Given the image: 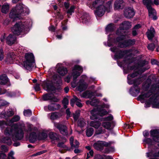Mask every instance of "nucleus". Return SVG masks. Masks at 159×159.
<instances>
[{
  "label": "nucleus",
  "instance_id": "nucleus-1",
  "mask_svg": "<svg viewBox=\"0 0 159 159\" xmlns=\"http://www.w3.org/2000/svg\"><path fill=\"white\" fill-rule=\"evenodd\" d=\"M20 119V117L18 116H14L11 120L8 121V124L11 126V128L7 127L4 131L5 134L8 138H4L1 140L2 142L10 145L11 143L10 138L13 140H20L24 136L23 130L25 129V124L23 123L14 124Z\"/></svg>",
  "mask_w": 159,
  "mask_h": 159
},
{
  "label": "nucleus",
  "instance_id": "nucleus-2",
  "mask_svg": "<svg viewBox=\"0 0 159 159\" xmlns=\"http://www.w3.org/2000/svg\"><path fill=\"white\" fill-rule=\"evenodd\" d=\"M139 98L141 99L146 100L149 98L148 100H146L145 104V107H148L152 105L153 108H159V100L158 97L151 92L142 93L139 96Z\"/></svg>",
  "mask_w": 159,
  "mask_h": 159
},
{
  "label": "nucleus",
  "instance_id": "nucleus-3",
  "mask_svg": "<svg viewBox=\"0 0 159 159\" xmlns=\"http://www.w3.org/2000/svg\"><path fill=\"white\" fill-rule=\"evenodd\" d=\"M28 8L22 3H20L13 8L10 13L9 16L10 18L13 19V20L20 19L21 16L25 15L29 13Z\"/></svg>",
  "mask_w": 159,
  "mask_h": 159
},
{
  "label": "nucleus",
  "instance_id": "nucleus-4",
  "mask_svg": "<svg viewBox=\"0 0 159 159\" xmlns=\"http://www.w3.org/2000/svg\"><path fill=\"white\" fill-rule=\"evenodd\" d=\"M138 73L137 72L129 75L127 76L128 83L129 84H133V86L129 90L130 93L133 96H135L139 93L140 88L138 86L141 82L140 79L136 80L132 79L138 76Z\"/></svg>",
  "mask_w": 159,
  "mask_h": 159
},
{
  "label": "nucleus",
  "instance_id": "nucleus-5",
  "mask_svg": "<svg viewBox=\"0 0 159 159\" xmlns=\"http://www.w3.org/2000/svg\"><path fill=\"white\" fill-rule=\"evenodd\" d=\"M123 39H121V37L119 36L116 38V41L115 40H113L109 36L107 41L108 46L109 47H111L112 45H114L115 44H117V43H118V45L120 47V48H124L129 45H133L134 44L135 42L134 39H128L123 42Z\"/></svg>",
  "mask_w": 159,
  "mask_h": 159
},
{
  "label": "nucleus",
  "instance_id": "nucleus-6",
  "mask_svg": "<svg viewBox=\"0 0 159 159\" xmlns=\"http://www.w3.org/2000/svg\"><path fill=\"white\" fill-rule=\"evenodd\" d=\"M109 106L108 105L105 104L103 106L101 107H98L97 108H94L90 111V118L91 120H95L99 118V116H103L108 113V112L103 108H108Z\"/></svg>",
  "mask_w": 159,
  "mask_h": 159
},
{
  "label": "nucleus",
  "instance_id": "nucleus-7",
  "mask_svg": "<svg viewBox=\"0 0 159 159\" xmlns=\"http://www.w3.org/2000/svg\"><path fill=\"white\" fill-rule=\"evenodd\" d=\"M94 1L93 3V6L96 8L95 13L99 17L102 16L104 14L106 10L105 7L103 5L104 0H92Z\"/></svg>",
  "mask_w": 159,
  "mask_h": 159
},
{
  "label": "nucleus",
  "instance_id": "nucleus-8",
  "mask_svg": "<svg viewBox=\"0 0 159 159\" xmlns=\"http://www.w3.org/2000/svg\"><path fill=\"white\" fill-rule=\"evenodd\" d=\"M26 60L24 62V67L28 70H31L35 66V63L33 54L31 53L25 55Z\"/></svg>",
  "mask_w": 159,
  "mask_h": 159
},
{
  "label": "nucleus",
  "instance_id": "nucleus-9",
  "mask_svg": "<svg viewBox=\"0 0 159 159\" xmlns=\"http://www.w3.org/2000/svg\"><path fill=\"white\" fill-rule=\"evenodd\" d=\"M131 27V24L130 22L128 21H124L120 25V29L117 30L116 34L121 37V39L126 38L128 36L125 34L124 30L130 28Z\"/></svg>",
  "mask_w": 159,
  "mask_h": 159
},
{
  "label": "nucleus",
  "instance_id": "nucleus-10",
  "mask_svg": "<svg viewBox=\"0 0 159 159\" xmlns=\"http://www.w3.org/2000/svg\"><path fill=\"white\" fill-rule=\"evenodd\" d=\"M31 24V22H30L29 23H26L25 26L24 22H18L16 23L12 28L11 31L14 34L18 35L23 30L25 29V28H29Z\"/></svg>",
  "mask_w": 159,
  "mask_h": 159
},
{
  "label": "nucleus",
  "instance_id": "nucleus-11",
  "mask_svg": "<svg viewBox=\"0 0 159 159\" xmlns=\"http://www.w3.org/2000/svg\"><path fill=\"white\" fill-rule=\"evenodd\" d=\"M110 49L112 52H116L114 57L115 59H116L122 58L123 57L125 54H126L127 55L130 54H134V52L136 51L134 49H133L125 51H120L118 48L116 47L111 48Z\"/></svg>",
  "mask_w": 159,
  "mask_h": 159
},
{
  "label": "nucleus",
  "instance_id": "nucleus-12",
  "mask_svg": "<svg viewBox=\"0 0 159 159\" xmlns=\"http://www.w3.org/2000/svg\"><path fill=\"white\" fill-rule=\"evenodd\" d=\"M89 125L97 129L95 132V134H99L105 133L106 130L102 127H99L101 125V123L98 121H92L90 122Z\"/></svg>",
  "mask_w": 159,
  "mask_h": 159
},
{
  "label": "nucleus",
  "instance_id": "nucleus-13",
  "mask_svg": "<svg viewBox=\"0 0 159 159\" xmlns=\"http://www.w3.org/2000/svg\"><path fill=\"white\" fill-rule=\"evenodd\" d=\"M111 142H106L104 141H99L93 144L94 148L98 150H103L104 147H108L112 143Z\"/></svg>",
  "mask_w": 159,
  "mask_h": 159
},
{
  "label": "nucleus",
  "instance_id": "nucleus-14",
  "mask_svg": "<svg viewBox=\"0 0 159 159\" xmlns=\"http://www.w3.org/2000/svg\"><path fill=\"white\" fill-rule=\"evenodd\" d=\"M54 126L59 129L60 132L64 135H67L68 133L67 128L66 125L60 123H54Z\"/></svg>",
  "mask_w": 159,
  "mask_h": 159
},
{
  "label": "nucleus",
  "instance_id": "nucleus-15",
  "mask_svg": "<svg viewBox=\"0 0 159 159\" xmlns=\"http://www.w3.org/2000/svg\"><path fill=\"white\" fill-rule=\"evenodd\" d=\"M41 84L44 89L48 91H52L55 89V87L50 81H43L42 83Z\"/></svg>",
  "mask_w": 159,
  "mask_h": 159
},
{
  "label": "nucleus",
  "instance_id": "nucleus-16",
  "mask_svg": "<svg viewBox=\"0 0 159 159\" xmlns=\"http://www.w3.org/2000/svg\"><path fill=\"white\" fill-rule=\"evenodd\" d=\"M79 71L81 72L82 71V67L79 65L75 66L72 72L74 80L80 75V73Z\"/></svg>",
  "mask_w": 159,
  "mask_h": 159
},
{
  "label": "nucleus",
  "instance_id": "nucleus-17",
  "mask_svg": "<svg viewBox=\"0 0 159 159\" xmlns=\"http://www.w3.org/2000/svg\"><path fill=\"white\" fill-rule=\"evenodd\" d=\"M14 111L11 109H9L7 110L6 111H3L0 114V117L1 118H7L14 115Z\"/></svg>",
  "mask_w": 159,
  "mask_h": 159
},
{
  "label": "nucleus",
  "instance_id": "nucleus-18",
  "mask_svg": "<svg viewBox=\"0 0 159 159\" xmlns=\"http://www.w3.org/2000/svg\"><path fill=\"white\" fill-rule=\"evenodd\" d=\"M134 9L132 8H128L125 9L124 11V16L127 18L132 17L134 16Z\"/></svg>",
  "mask_w": 159,
  "mask_h": 159
},
{
  "label": "nucleus",
  "instance_id": "nucleus-19",
  "mask_svg": "<svg viewBox=\"0 0 159 159\" xmlns=\"http://www.w3.org/2000/svg\"><path fill=\"white\" fill-rule=\"evenodd\" d=\"M150 134L153 140L156 142L159 143V130H152L150 131Z\"/></svg>",
  "mask_w": 159,
  "mask_h": 159
},
{
  "label": "nucleus",
  "instance_id": "nucleus-20",
  "mask_svg": "<svg viewBox=\"0 0 159 159\" xmlns=\"http://www.w3.org/2000/svg\"><path fill=\"white\" fill-rule=\"evenodd\" d=\"M16 38L14 35L9 34L6 39V42L9 45H11L15 42Z\"/></svg>",
  "mask_w": 159,
  "mask_h": 159
},
{
  "label": "nucleus",
  "instance_id": "nucleus-21",
  "mask_svg": "<svg viewBox=\"0 0 159 159\" xmlns=\"http://www.w3.org/2000/svg\"><path fill=\"white\" fill-rule=\"evenodd\" d=\"M148 9L149 17L154 20H157V17L156 16V12L155 10L152 7H149Z\"/></svg>",
  "mask_w": 159,
  "mask_h": 159
},
{
  "label": "nucleus",
  "instance_id": "nucleus-22",
  "mask_svg": "<svg viewBox=\"0 0 159 159\" xmlns=\"http://www.w3.org/2000/svg\"><path fill=\"white\" fill-rule=\"evenodd\" d=\"M15 58V56L13 53H9L7 55L5 61L7 64H12L13 63Z\"/></svg>",
  "mask_w": 159,
  "mask_h": 159
},
{
  "label": "nucleus",
  "instance_id": "nucleus-23",
  "mask_svg": "<svg viewBox=\"0 0 159 159\" xmlns=\"http://www.w3.org/2000/svg\"><path fill=\"white\" fill-rule=\"evenodd\" d=\"M88 85L83 80H80L79 82L78 90L82 92L85 90L87 88Z\"/></svg>",
  "mask_w": 159,
  "mask_h": 159
},
{
  "label": "nucleus",
  "instance_id": "nucleus-24",
  "mask_svg": "<svg viewBox=\"0 0 159 159\" xmlns=\"http://www.w3.org/2000/svg\"><path fill=\"white\" fill-rule=\"evenodd\" d=\"M80 101L75 96H74L73 98L71 99L70 101V104L73 106L74 103H75L76 105L79 107H82V104L80 102Z\"/></svg>",
  "mask_w": 159,
  "mask_h": 159
},
{
  "label": "nucleus",
  "instance_id": "nucleus-25",
  "mask_svg": "<svg viewBox=\"0 0 159 159\" xmlns=\"http://www.w3.org/2000/svg\"><path fill=\"white\" fill-rule=\"evenodd\" d=\"M70 143L72 148H78L79 142L76 140H74L73 137H71L70 139Z\"/></svg>",
  "mask_w": 159,
  "mask_h": 159
},
{
  "label": "nucleus",
  "instance_id": "nucleus-26",
  "mask_svg": "<svg viewBox=\"0 0 159 159\" xmlns=\"http://www.w3.org/2000/svg\"><path fill=\"white\" fill-rule=\"evenodd\" d=\"M155 31L154 28L151 27L147 33L148 37L149 40H151L154 36Z\"/></svg>",
  "mask_w": 159,
  "mask_h": 159
},
{
  "label": "nucleus",
  "instance_id": "nucleus-27",
  "mask_svg": "<svg viewBox=\"0 0 159 159\" xmlns=\"http://www.w3.org/2000/svg\"><path fill=\"white\" fill-rule=\"evenodd\" d=\"M38 135L35 132L31 133L30 135L29 140L30 142L34 143L37 140H38Z\"/></svg>",
  "mask_w": 159,
  "mask_h": 159
},
{
  "label": "nucleus",
  "instance_id": "nucleus-28",
  "mask_svg": "<svg viewBox=\"0 0 159 159\" xmlns=\"http://www.w3.org/2000/svg\"><path fill=\"white\" fill-rule=\"evenodd\" d=\"M57 71L61 76H63L67 73V70L66 68L60 67L58 68Z\"/></svg>",
  "mask_w": 159,
  "mask_h": 159
},
{
  "label": "nucleus",
  "instance_id": "nucleus-29",
  "mask_svg": "<svg viewBox=\"0 0 159 159\" xmlns=\"http://www.w3.org/2000/svg\"><path fill=\"white\" fill-rule=\"evenodd\" d=\"M48 132L47 131H43L38 134V140H42L46 139L48 136Z\"/></svg>",
  "mask_w": 159,
  "mask_h": 159
},
{
  "label": "nucleus",
  "instance_id": "nucleus-30",
  "mask_svg": "<svg viewBox=\"0 0 159 159\" xmlns=\"http://www.w3.org/2000/svg\"><path fill=\"white\" fill-rule=\"evenodd\" d=\"M8 81V79L6 75H4L0 76V84H5Z\"/></svg>",
  "mask_w": 159,
  "mask_h": 159
},
{
  "label": "nucleus",
  "instance_id": "nucleus-31",
  "mask_svg": "<svg viewBox=\"0 0 159 159\" xmlns=\"http://www.w3.org/2000/svg\"><path fill=\"white\" fill-rule=\"evenodd\" d=\"M62 116L61 113L58 112H53L51 113L50 116L51 120H54L60 118Z\"/></svg>",
  "mask_w": 159,
  "mask_h": 159
},
{
  "label": "nucleus",
  "instance_id": "nucleus-32",
  "mask_svg": "<svg viewBox=\"0 0 159 159\" xmlns=\"http://www.w3.org/2000/svg\"><path fill=\"white\" fill-rule=\"evenodd\" d=\"M115 26L113 24H110L108 25L106 28V33L108 34L109 33L112 32L114 29Z\"/></svg>",
  "mask_w": 159,
  "mask_h": 159
},
{
  "label": "nucleus",
  "instance_id": "nucleus-33",
  "mask_svg": "<svg viewBox=\"0 0 159 159\" xmlns=\"http://www.w3.org/2000/svg\"><path fill=\"white\" fill-rule=\"evenodd\" d=\"M56 105L55 104H51L49 105L48 107L45 106L44 107V110L46 111H48V110L50 111H54L56 110V108H55Z\"/></svg>",
  "mask_w": 159,
  "mask_h": 159
},
{
  "label": "nucleus",
  "instance_id": "nucleus-34",
  "mask_svg": "<svg viewBox=\"0 0 159 159\" xmlns=\"http://www.w3.org/2000/svg\"><path fill=\"white\" fill-rule=\"evenodd\" d=\"M98 103V101L95 98L91 100L90 101H88L86 102V104L89 105H90L92 106L96 105Z\"/></svg>",
  "mask_w": 159,
  "mask_h": 159
},
{
  "label": "nucleus",
  "instance_id": "nucleus-35",
  "mask_svg": "<svg viewBox=\"0 0 159 159\" xmlns=\"http://www.w3.org/2000/svg\"><path fill=\"white\" fill-rule=\"evenodd\" d=\"M143 2L146 6L147 9L149 7H152L151 5L153 4V2L152 0H143Z\"/></svg>",
  "mask_w": 159,
  "mask_h": 159
},
{
  "label": "nucleus",
  "instance_id": "nucleus-36",
  "mask_svg": "<svg viewBox=\"0 0 159 159\" xmlns=\"http://www.w3.org/2000/svg\"><path fill=\"white\" fill-rule=\"evenodd\" d=\"M9 9V5L7 4H5L2 7V11L3 13H6L8 12Z\"/></svg>",
  "mask_w": 159,
  "mask_h": 159
},
{
  "label": "nucleus",
  "instance_id": "nucleus-37",
  "mask_svg": "<svg viewBox=\"0 0 159 159\" xmlns=\"http://www.w3.org/2000/svg\"><path fill=\"white\" fill-rule=\"evenodd\" d=\"M49 137L52 140H57L58 138L57 134L53 132H51L49 134Z\"/></svg>",
  "mask_w": 159,
  "mask_h": 159
},
{
  "label": "nucleus",
  "instance_id": "nucleus-38",
  "mask_svg": "<svg viewBox=\"0 0 159 159\" xmlns=\"http://www.w3.org/2000/svg\"><path fill=\"white\" fill-rule=\"evenodd\" d=\"M86 135L88 137L91 136L94 132V129L92 128H88L86 131Z\"/></svg>",
  "mask_w": 159,
  "mask_h": 159
},
{
  "label": "nucleus",
  "instance_id": "nucleus-39",
  "mask_svg": "<svg viewBox=\"0 0 159 159\" xmlns=\"http://www.w3.org/2000/svg\"><path fill=\"white\" fill-rule=\"evenodd\" d=\"M102 125L104 128L107 129H109L111 126V123L109 121L104 122L102 123Z\"/></svg>",
  "mask_w": 159,
  "mask_h": 159
},
{
  "label": "nucleus",
  "instance_id": "nucleus-40",
  "mask_svg": "<svg viewBox=\"0 0 159 159\" xmlns=\"http://www.w3.org/2000/svg\"><path fill=\"white\" fill-rule=\"evenodd\" d=\"M122 1L120 0L116 1L114 3V8L117 10L119 9L121 7V4Z\"/></svg>",
  "mask_w": 159,
  "mask_h": 159
},
{
  "label": "nucleus",
  "instance_id": "nucleus-41",
  "mask_svg": "<svg viewBox=\"0 0 159 159\" xmlns=\"http://www.w3.org/2000/svg\"><path fill=\"white\" fill-rule=\"evenodd\" d=\"M75 8V7L74 6H71L69 9H68L66 11L67 13L70 15H72V13L74 12Z\"/></svg>",
  "mask_w": 159,
  "mask_h": 159
},
{
  "label": "nucleus",
  "instance_id": "nucleus-42",
  "mask_svg": "<svg viewBox=\"0 0 159 159\" xmlns=\"http://www.w3.org/2000/svg\"><path fill=\"white\" fill-rule=\"evenodd\" d=\"M8 121L5 122L3 120H0V128L2 129H3L6 126L8 125Z\"/></svg>",
  "mask_w": 159,
  "mask_h": 159
},
{
  "label": "nucleus",
  "instance_id": "nucleus-43",
  "mask_svg": "<svg viewBox=\"0 0 159 159\" xmlns=\"http://www.w3.org/2000/svg\"><path fill=\"white\" fill-rule=\"evenodd\" d=\"M112 2L111 1H110L108 2L106 5V10L109 12L110 11L111 9L112 8Z\"/></svg>",
  "mask_w": 159,
  "mask_h": 159
},
{
  "label": "nucleus",
  "instance_id": "nucleus-44",
  "mask_svg": "<svg viewBox=\"0 0 159 159\" xmlns=\"http://www.w3.org/2000/svg\"><path fill=\"white\" fill-rule=\"evenodd\" d=\"M24 115L25 116H29L32 115V112L30 110H25L23 112Z\"/></svg>",
  "mask_w": 159,
  "mask_h": 159
},
{
  "label": "nucleus",
  "instance_id": "nucleus-45",
  "mask_svg": "<svg viewBox=\"0 0 159 159\" xmlns=\"http://www.w3.org/2000/svg\"><path fill=\"white\" fill-rule=\"evenodd\" d=\"M80 112L79 111H76L73 114V117L75 120H77L80 116Z\"/></svg>",
  "mask_w": 159,
  "mask_h": 159
},
{
  "label": "nucleus",
  "instance_id": "nucleus-46",
  "mask_svg": "<svg viewBox=\"0 0 159 159\" xmlns=\"http://www.w3.org/2000/svg\"><path fill=\"white\" fill-rule=\"evenodd\" d=\"M85 124V122L83 119H80L78 120V125L79 126L81 127H83Z\"/></svg>",
  "mask_w": 159,
  "mask_h": 159
},
{
  "label": "nucleus",
  "instance_id": "nucleus-47",
  "mask_svg": "<svg viewBox=\"0 0 159 159\" xmlns=\"http://www.w3.org/2000/svg\"><path fill=\"white\" fill-rule=\"evenodd\" d=\"M93 93H90L89 92L86 91L83 93L82 97L84 98H90V94Z\"/></svg>",
  "mask_w": 159,
  "mask_h": 159
},
{
  "label": "nucleus",
  "instance_id": "nucleus-48",
  "mask_svg": "<svg viewBox=\"0 0 159 159\" xmlns=\"http://www.w3.org/2000/svg\"><path fill=\"white\" fill-rule=\"evenodd\" d=\"M147 156L148 157H159V151L157 154H152V153L151 152H148L147 153Z\"/></svg>",
  "mask_w": 159,
  "mask_h": 159
},
{
  "label": "nucleus",
  "instance_id": "nucleus-49",
  "mask_svg": "<svg viewBox=\"0 0 159 159\" xmlns=\"http://www.w3.org/2000/svg\"><path fill=\"white\" fill-rule=\"evenodd\" d=\"M62 103L64 105V107L65 108H67V105H68L69 103V101L67 98H64L63 101Z\"/></svg>",
  "mask_w": 159,
  "mask_h": 159
},
{
  "label": "nucleus",
  "instance_id": "nucleus-50",
  "mask_svg": "<svg viewBox=\"0 0 159 159\" xmlns=\"http://www.w3.org/2000/svg\"><path fill=\"white\" fill-rule=\"evenodd\" d=\"M51 95L50 94H45L43 96V99L44 100L46 101L50 100L51 98Z\"/></svg>",
  "mask_w": 159,
  "mask_h": 159
},
{
  "label": "nucleus",
  "instance_id": "nucleus-51",
  "mask_svg": "<svg viewBox=\"0 0 159 159\" xmlns=\"http://www.w3.org/2000/svg\"><path fill=\"white\" fill-rule=\"evenodd\" d=\"M82 19H83V22L86 24L89 21L90 17L88 15H87L86 18L85 16H83Z\"/></svg>",
  "mask_w": 159,
  "mask_h": 159
},
{
  "label": "nucleus",
  "instance_id": "nucleus-52",
  "mask_svg": "<svg viewBox=\"0 0 159 159\" xmlns=\"http://www.w3.org/2000/svg\"><path fill=\"white\" fill-rule=\"evenodd\" d=\"M147 48L149 50L153 51L155 48V45L154 43H152L149 44Z\"/></svg>",
  "mask_w": 159,
  "mask_h": 159
},
{
  "label": "nucleus",
  "instance_id": "nucleus-53",
  "mask_svg": "<svg viewBox=\"0 0 159 159\" xmlns=\"http://www.w3.org/2000/svg\"><path fill=\"white\" fill-rule=\"evenodd\" d=\"M143 142L150 145L152 144V140L150 138H145L143 140Z\"/></svg>",
  "mask_w": 159,
  "mask_h": 159
},
{
  "label": "nucleus",
  "instance_id": "nucleus-54",
  "mask_svg": "<svg viewBox=\"0 0 159 159\" xmlns=\"http://www.w3.org/2000/svg\"><path fill=\"white\" fill-rule=\"evenodd\" d=\"M8 104V103L6 101L0 99V107L1 106H4Z\"/></svg>",
  "mask_w": 159,
  "mask_h": 159
},
{
  "label": "nucleus",
  "instance_id": "nucleus-55",
  "mask_svg": "<svg viewBox=\"0 0 159 159\" xmlns=\"http://www.w3.org/2000/svg\"><path fill=\"white\" fill-rule=\"evenodd\" d=\"M151 83V80L149 79H147L146 80V83L144 84L143 86L146 88H148L149 86Z\"/></svg>",
  "mask_w": 159,
  "mask_h": 159
},
{
  "label": "nucleus",
  "instance_id": "nucleus-56",
  "mask_svg": "<svg viewBox=\"0 0 159 159\" xmlns=\"http://www.w3.org/2000/svg\"><path fill=\"white\" fill-rule=\"evenodd\" d=\"M7 95L10 97H14L15 95V92H8L6 93Z\"/></svg>",
  "mask_w": 159,
  "mask_h": 159
},
{
  "label": "nucleus",
  "instance_id": "nucleus-57",
  "mask_svg": "<svg viewBox=\"0 0 159 159\" xmlns=\"http://www.w3.org/2000/svg\"><path fill=\"white\" fill-rule=\"evenodd\" d=\"M93 151L92 150L90 151L89 153H87V156L86 159H88L90 157L93 156Z\"/></svg>",
  "mask_w": 159,
  "mask_h": 159
},
{
  "label": "nucleus",
  "instance_id": "nucleus-58",
  "mask_svg": "<svg viewBox=\"0 0 159 159\" xmlns=\"http://www.w3.org/2000/svg\"><path fill=\"white\" fill-rule=\"evenodd\" d=\"M14 153L13 151H11L8 154V159H14L13 156L14 155Z\"/></svg>",
  "mask_w": 159,
  "mask_h": 159
},
{
  "label": "nucleus",
  "instance_id": "nucleus-59",
  "mask_svg": "<svg viewBox=\"0 0 159 159\" xmlns=\"http://www.w3.org/2000/svg\"><path fill=\"white\" fill-rule=\"evenodd\" d=\"M3 52L2 49H0V61H2L3 58Z\"/></svg>",
  "mask_w": 159,
  "mask_h": 159
},
{
  "label": "nucleus",
  "instance_id": "nucleus-60",
  "mask_svg": "<svg viewBox=\"0 0 159 159\" xmlns=\"http://www.w3.org/2000/svg\"><path fill=\"white\" fill-rule=\"evenodd\" d=\"M1 149L4 152H6L8 151V149L7 147L4 145H2L1 146Z\"/></svg>",
  "mask_w": 159,
  "mask_h": 159
},
{
  "label": "nucleus",
  "instance_id": "nucleus-61",
  "mask_svg": "<svg viewBox=\"0 0 159 159\" xmlns=\"http://www.w3.org/2000/svg\"><path fill=\"white\" fill-rule=\"evenodd\" d=\"M113 119V116L111 115L104 118V120L106 121L111 120Z\"/></svg>",
  "mask_w": 159,
  "mask_h": 159
},
{
  "label": "nucleus",
  "instance_id": "nucleus-62",
  "mask_svg": "<svg viewBox=\"0 0 159 159\" xmlns=\"http://www.w3.org/2000/svg\"><path fill=\"white\" fill-rule=\"evenodd\" d=\"M94 159H104V157L99 154H97L95 156Z\"/></svg>",
  "mask_w": 159,
  "mask_h": 159
},
{
  "label": "nucleus",
  "instance_id": "nucleus-63",
  "mask_svg": "<svg viewBox=\"0 0 159 159\" xmlns=\"http://www.w3.org/2000/svg\"><path fill=\"white\" fill-rule=\"evenodd\" d=\"M151 63L152 65L157 64V65H159V62L157 61V60L153 59L151 60Z\"/></svg>",
  "mask_w": 159,
  "mask_h": 159
},
{
  "label": "nucleus",
  "instance_id": "nucleus-64",
  "mask_svg": "<svg viewBox=\"0 0 159 159\" xmlns=\"http://www.w3.org/2000/svg\"><path fill=\"white\" fill-rule=\"evenodd\" d=\"M66 113L67 114V118H68L70 116V112L69 109H67L66 111Z\"/></svg>",
  "mask_w": 159,
  "mask_h": 159
}]
</instances>
